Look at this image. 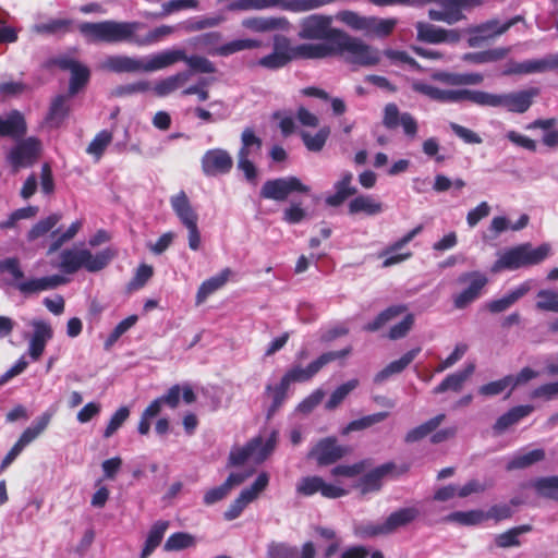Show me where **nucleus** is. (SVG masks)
<instances>
[{
    "label": "nucleus",
    "mask_w": 558,
    "mask_h": 558,
    "mask_svg": "<svg viewBox=\"0 0 558 558\" xmlns=\"http://www.w3.org/2000/svg\"><path fill=\"white\" fill-rule=\"evenodd\" d=\"M322 43H307L291 47L287 37H275L272 51L258 59L256 64L267 70H279L291 60L320 59L341 54L347 60L361 65L379 62V52L364 44L360 37H322Z\"/></svg>",
    "instance_id": "obj_1"
},
{
    "label": "nucleus",
    "mask_w": 558,
    "mask_h": 558,
    "mask_svg": "<svg viewBox=\"0 0 558 558\" xmlns=\"http://www.w3.org/2000/svg\"><path fill=\"white\" fill-rule=\"evenodd\" d=\"M179 57L178 51H159L141 58L112 56L102 66L116 73L157 72L173 65Z\"/></svg>",
    "instance_id": "obj_2"
},
{
    "label": "nucleus",
    "mask_w": 558,
    "mask_h": 558,
    "mask_svg": "<svg viewBox=\"0 0 558 558\" xmlns=\"http://www.w3.org/2000/svg\"><path fill=\"white\" fill-rule=\"evenodd\" d=\"M551 246L549 243H543L538 247H533L530 243L517 245L499 254L498 259L492 267V271L515 270L537 265L549 256Z\"/></svg>",
    "instance_id": "obj_3"
},
{
    "label": "nucleus",
    "mask_w": 558,
    "mask_h": 558,
    "mask_svg": "<svg viewBox=\"0 0 558 558\" xmlns=\"http://www.w3.org/2000/svg\"><path fill=\"white\" fill-rule=\"evenodd\" d=\"M114 257L110 248L93 254L87 248H66L60 253L59 269L68 275L75 274L84 268L88 272L102 270Z\"/></svg>",
    "instance_id": "obj_4"
},
{
    "label": "nucleus",
    "mask_w": 558,
    "mask_h": 558,
    "mask_svg": "<svg viewBox=\"0 0 558 558\" xmlns=\"http://www.w3.org/2000/svg\"><path fill=\"white\" fill-rule=\"evenodd\" d=\"M537 88H529L519 92L492 94L483 90H474L473 104L493 108H505L509 112L524 113L538 95Z\"/></svg>",
    "instance_id": "obj_5"
},
{
    "label": "nucleus",
    "mask_w": 558,
    "mask_h": 558,
    "mask_svg": "<svg viewBox=\"0 0 558 558\" xmlns=\"http://www.w3.org/2000/svg\"><path fill=\"white\" fill-rule=\"evenodd\" d=\"M277 437L278 432L274 430L266 440L262 437H255L245 446L232 449L229 457L230 464L240 465L245 462L262 463L275 449Z\"/></svg>",
    "instance_id": "obj_6"
},
{
    "label": "nucleus",
    "mask_w": 558,
    "mask_h": 558,
    "mask_svg": "<svg viewBox=\"0 0 558 558\" xmlns=\"http://www.w3.org/2000/svg\"><path fill=\"white\" fill-rule=\"evenodd\" d=\"M337 20L353 31L364 32L365 35H391L397 25V20L392 17L362 16L350 10L339 12Z\"/></svg>",
    "instance_id": "obj_7"
},
{
    "label": "nucleus",
    "mask_w": 558,
    "mask_h": 558,
    "mask_svg": "<svg viewBox=\"0 0 558 558\" xmlns=\"http://www.w3.org/2000/svg\"><path fill=\"white\" fill-rule=\"evenodd\" d=\"M457 283L465 287L452 295V304L456 310H464L482 296L488 277L478 270L466 271L457 278Z\"/></svg>",
    "instance_id": "obj_8"
},
{
    "label": "nucleus",
    "mask_w": 558,
    "mask_h": 558,
    "mask_svg": "<svg viewBox=\"0 0 558 558\" xmlns=\"http://www.w3.org/2000/svg\"><path fill=\"white\" fill-rule=\"evenodd\" d=\"M310 186L302 183L296 177H283L267 180L260 189V197L276 202L286 201L292 193L307 194Z\"/></svg>",
    "instance_id": "obj_9"
},
{
    "label": "nucleus",
    "mask_w": 558,
    "mask_h": 558,
    "mask_svg": "<svg viewBox=\"0 0 558 558\" xmlns=\"http://www.w3.org/2000/svg\"><path fill=\"white\" fill-rule=\"evenodd\" d=\"M242 146L238 154V168L243 171L246 180L256 183L257 170L251 161V157H255L262 148V141L255 135L253 130L245 129L241 136Z\"/></svg>",
    "instance_id": "obj_10"
},
{
    "label": "nucleus",
    "mask_w": 558,
    "mask_h": 558,
    "mask_svg": "<svg viewBox=\"0 0 558 558\" xmlns=\"http://www.w3.org/2000/svg\"><path fill=\"white\" fill-rule=\"evenodd\" d=\"M40 142L35 137L19 141L7 154V161L14 172L33 166L39 157Z\"/></svg>",
    "instance_id": "obj_11"
},
{
    "label": "nucleus",
    "mask_w": 558,
    "mask_h": 558,
    "mask_svg": "<svg viewBox=\"0 0 558 558\" xmlns=\"http://www.w3.org/2000/svg\"><path fill=\"white\" fill-rule=\"evenodd\" d=\"M306 0H235L227 5L228 11H262L280 8L291 12H306Z\"/></svg>",
    "instance_id": "obj_12"
},
{
    "label": "nucleus",
    "mask_w": 558,
    "mask_h": 558,
    "mask_svg": "<svg viewBox=\"0 0 558 558\" xmlns=\"http://www.w3.org/2000/svg\"><path fill=\"white\" fill-rule=\"evenodd\" d=\"M269 484V475L266 472L258 474L254 483L243 489L239 497L229 506L225 511L223 517L228 521H232L241 515L243 510L254 500H256L262 492L266 489Z\"/></svg>",
    "instance_id": "obj_13"
},
{
    "label": "nucleus",
    "mask_w": 558,
    "mask_h": 558,
    "mask_svg": "<svg viewBox=\"0 0 558 558\" xmlns=\"http://www.w3.org/2000/svg\"><path fill=\"white\" fill-rule=\"evenodd\" d=\"M412 89L439 102L453 104L464 100L473 102L474 90L471 89H441L423 81L413 82Z\"/></svg>",
    "instance_id": "obj_14"
},
{
    "label": "nucleus",
    "mask_w": 558,
    "mask_h": 558,
    "mask_svg": "<svg viewBox=\"0 0 558 558\" xmlns=\"http://www.w3.org/2000/svg\"><path fill=\"white\" fill-rule=\"evenodd\" d=\"M296 493L303 496H313L316 493H320L325 498L336 499L345 496L348 490L337 483H327L320 476L313 475L302 477L299 481Z\"/></svg>",
    "instance_id": "obj_15"
},
{
    "label": "nucleus",
    "mask_w": 558,
    "mask_h": 558,
    "mask_svg": "<svg viewBox=\"0 0 558 558\" xmlns=\"http://www.w3.org/2000/svg\"><path fill=\"white\" fill-rule=\"evenodd\" d=\"M233 167L231 155L221 148L207 150L202 157V170L207 177L227 174Z\"/></svg>",
    "instance_id": "obj_16"
},
{
    "label": "nucleus",
    "mask_w": 558,
    "mask_h": 558,
    "mask_svg": "<svg viewBox=\"0 0 558 558\" xmlns=\"http://www.w3.org/2000/svg\"><path fill=\"white\" fill-rule=\"evenodd\" d=\"M241 25L252 33H289L291 23L286 16H250L242 20Z\"/></svg>",
    "instance_id": "obj_17"
},
{
    "label": "nucleus",
    "mask_w": 558,
    "mask_h": 558,
    "mask_svg": "<svg viewBox=\"0 0 558 558\" xmlns=\"http://www.w3.org/2000/svg\"><path fill=\"white\" fill-rule=\"evenodd\" d=\"M138 27L136 22L105 21L83 23L78 29L83 35H134Z\"/></svg>",
    "instance_id": "obj_18"
},
{
    "label": "nucleus",
    "mask_w": 558,
    "mask_h": 558,
    "mask_svg": "<svg viewBox=\"0 0 558 558\" xmlns=\"http://www.w3.org/2000/svg\"><path fill=\"white\" fill-rule=\"evenodd\" d=\"M33 333L29 338L27 353L33 361H38L43 355L47 343L53 337L51 325L44 319H33L31 322Z\"/></svg>",
    "instance_id": "obj_19"
},
{
    "label": "nucleus",
    "mask_w": 558,
    "mask_h": 558,
    "mask_svg": "<svg viewBox=\"0 0 558 558\" xmlns=\"http://www.w3.org/2000/svg\"><path fill=\"white\" fill-rule=\"evenodd\" d=\"M347 448L338 445L335 437L320 439L310 451L308 457L316 459L319 465H329L341 459Z\"/></svg>",
    "instance_id": "obj_20"
},
{
    "label": "nucleus",
    "mask_w": 558,
    "mask_h": 558,
    "mask_svg": "<svg viewBox=\"0 0 558 558\" xmlns=\"http://www.w3.org/2000/svg\"><path fill=\"white\" fill-rule=\"evenodd\" d=\"M422 226H417L383 251L379 254V257H385L383 267L388 268L409 259L412 256L411 252L399 253V251L410 243L422 231Z\"/></svg>",
    "instance_id": "obj_21"
},
{
    "label": "nucleus",
    "mask_w": 558,
    "mask_h": 558,
    "mask_svg": "<svg viewBox=\"0 0 558 558\" xmlns=\"http://www.w3.org/2000/svg\"><path fill=\"white\" fill-rule=\"evenodd\" d=\"M54 62L61 69L69 70L71 72L69 86L70 96H74L87 84L89 80V70L87 66L69 57H60Z\"/></svg>",
    "instance_id": "obj_22"
},
{
    "label": "nucleus",
    "mask_w": 558,
    "mask_h": 558,
    "mask_svg": "<svg viewBox=\"0 0 558 558\" xmlns=\"http://www.w3.org/2000/svg\"><path fill=\"white\" fill-rule=\"evenodd\" d=\"M332 17L324 14H312L301 22L299 35H347L340 29L332 28Z\"/></svg>",
    "instance_id": "obj_23"
},
{
    "label": "nucleus",
    "mask_w": 558,
    "mask_h": 558,
    "mask_svg": "<svg viewBox=\"0 0 558 558\" xmlns=\"http://www.w3.org/2000/svg\"><path fill=\"white\" fill-rule=\"evenodd\" d=\"M68 279L61 275H51L40 278H27L25 282L17 286V291L27 296L43 291L53 290L65 284Z\"/></svg>",
    "instance_id": "obj_24"
},
{
    "label": "nucleus",
    "mask_w": 558,
    "mask_h": 558,
    "mask_svg": "<svg viewBox=\"0 0 558 558\" xmlns=\"http://www.w3.org/2000/svg\"><path fill=\"white\" fill-rule=\"evenodd\" d=\"M27 126L23 114L13 110L5 114H0V136H9L19 140L26 134Z\"/></svg>",
    "instance_id": "obj_25"
},
{
    "label": "nucleus",
    "mask_w": 558,
    "mask_h": 558,
    "mask_svg": "<svg viewBox=\"0 0 558 558\" xmlns=\"http://www.w3.org/2000/svg\"><path fill=\"white\" fill-rule=\"evenodd\" d=\"M169 201L172 210L184 227L198 222V215L184 191L172 195Z\"/></svg>",
    "instance_id": "obj_26"
},
{
    "label": "nucleus",
    "mask_w": 558,
    "mask_h": 558,
    "mask_svg": "<svg viewBox=\"0 0 558 558\" xmlns=\"http://www.w3.org/2000/svg\"><path fill=\"white\" fill-rule=\"evenodd\" d=\"M521 24L522 28H518V32H523L524 20L522 16L517 15L505 22L498 20H490L483 23L470 31L469 35H502L508 32L512 26Z\"/></svg>",
    "instance_id": "obj_27"
},
{
    "label": "nucleus",
    "mask_w": 558,
    "mask_h": 558,
    "mask_svg": "<svg viewBox=\"0 0 558 558\" xmlns=\"http://www.w3.org/2000/svg\"><path fill=\"white\" fill-rule=\"evenodd\" d=\"M531 282L525 281L513 290L509 291L502 298L487 302L486 307L493 314L505 312L514 303H517L521 298H523L531 290Z\"/></svg>",
    "instance_id": "obj_28"
},
{
    "label": "nucleus",
    "mask_w": 558,
    "mask_h": 558,
    "mask_svg": "<svg viewBox=\"0 0 558 558\" xmlns=\"http://www.w3.org/2000/svg\"><path fill=\"white\" fill-rule=\"evenodd\" d=\"M475 371V364L469 363L461 371L449 374L446 378L433 389V393L439 395L448 390L459 392L464 383L472 376Z\"/></svg>",
    "instance_id": "obj_29"
},
{
    "label": "nucleus",
    "mask_w": 558,
    "mask_h": 558,
    "mask_svg": "<svg viewBox=\"0 0 558 558\" xmlns=\"http://www.w3.org/2000/svg\"><path fill=\"white\" fill-rule=\"evenodd\" d=\"M396 470V464L392 462H388L381 464L367 474H365L360 480V488L362 494H367L371 492L379 490L381 487V481L386 475L391 474Z\"/></svg>",
    "instance_id": "obj_30"
},
{
    "label": "nucleus",
    "mask_w": 558,
    "mask_h": 558,
    "mask_svg": "<svg viewBox=\"0 0 558 558\" xmlns=\"http://www.w3.org/2000/svg\"><path fill=\"white\" fill-rule=\"evenodd\" d=\"M550 54L542 59H531L522 62H513L505 71L506 74H533L553 70Z\"/></svg>",
    "instance_id": "obj_31"
},
{
    "label": "nucleus",
    "mask_w": 558,
    "mask_h": 558,
    "mask_svg": "<svg viewBox=\"0 0 558 558\" xmlns=\"http://www.w3.org/2000/svg\"><path fill=\"white\" fill-rule=\"evenodd\" d=\"M353 174L345 171L341 174L339 181L333 185L336 193L326 198L329 206L337 207L341 205L348 197L356 193V189L352 185Z\"/></svg>",
    "instance_id": "obj_32"
},
{
    "label": "nucleus",
    "mask_w": 558,
    "mask_h": 558,
    "mask_svg": "<svg viewBox=\"0 0 558 558\" xmlns=\"http://www.w3.org/2000/svg\"><path fill=\"white\" fill-rule=\"evenodd\" d=\"M433 78L450 86L477 85L484 80L480 73L436 72Z\"/></svg>",
    "instance_id": "obj_33"
},
{
    "label": "nucleus",
    "mask_w": 558,
    "mask_h": 558,
    "mask_svg": "<svg viewBox=\"0 0 558 558\" xmlns=\"http://www.w3.org/2000/svg\"><path fill=\"white\" fill-rule=\"evenodd\" d=\"M534 411L533 405H518L512 409H510L508 412L502 414L496 423L494 424L493 428L496 434H502L505 430H507L510 426L517 424L520 420L527 416Z\"/></svg>",
    "instance_id": "obj_34"
},
{
    "label": "nucleus",
    "mask_w": 558,
    "mask_h": 558,
    "mask_svg": "<svg viewBox=\"0 0 558 558\" xmlns=\"http://www.w3.org/2000/svg\"><path fill=\"white\" fill-rule=\"evenodd\" d=\"M324 367V361L317 357L306 367L294 366L290 368L281 378L289 387L292 383H303L310 380Z\"/></svg>",
    "instance_id": "obj_35"
},
{
    "label": "nucleus",
    "mask_w": 558,
    "mask_h": 558,
    "mask_svg": "<svg viewBox=\"0 0 558 558\" xmlns=\"http://www.w3.org/2000/svg\"><path fill=\"white\" fill-rule=\"evenodd\" d=\"M189 78L190 72H179L157 81L154 86H151V90L158 97H166L182 87Z\"/></svg>",
    "instance_id": "obj_36"
},
{
    "label": "nucleus",
    "mask_w": 558,
    "mask_h": 558,
    "mask_svg": "<svg viewBox=\"0 0 558 558\" xmlns=\"http://www.w3.org/2000/svg\"><path fill=\"white\" fill-rule=\"evenodd\" d=\"M420 514L415 507L401 508L392 512L384 522L388 534L393 533L399 527L405 526L413 522Z\"/></svg>",
    "instance_id": "obj_37"
},
{
    "label": "nucleus",
    "mask_w": 558,
    "mask_h": 558,
    "mask_svg": "<svg viewBox=\"0 0 558 558\" xmlns=\"http://www.w3.org/2000/svg\"><path fill=\"white\" fill-rule=\"evenodd\" d=\"M225 21L222 15L195 16L181 22L178 31L184 33L199 32L206 28H213L220 25Z\"/></svg>",
    "instance_id": "obj_38"
},
{
    "label": "nucleus",
    "mask_w": 558,
    "mask_h": 558,
    "mask_svg": "<svg viewBox=\"0 0 558 558\" xmlns=\"http://www.w3.org/2000/svg\"><path fill=\"white\" fill-rule=\"evenodd\" d=\"M350 214L364 213L375 216L384 211V205L371 195H360L349 203Z\"/></svg>",
    "instance_id": "obj_39"
},
{
    "label": "nucleus",
    "mask_w": 558,
    "mask_h": 558,
    "mask_svg": "<svg viewBox=\"0 0 558 558\" xmlns=\"http://www.w3.org/2000/svg\"><path fill=\"white\" fill-rule=\"evenodd\" d=\"M230 274L231 270L226 268L220 274L205 280L198 288L196 294V304H202L210 294L222 288L228 281Z\"/></svg>",
    "instance_id": "obj_40"
},
{
    "label": "nucleus",
    "mask_w": 558,
    "mask_h": 558,
    "mask_svg": "<svg viewBox=\"0 0 558 558\" xmlns=\"http://www.w3.org/2000/svg\"><path fill=\"white\" fill-rule=\"evenodd\" d=\"M421 349H412L404 353L399 360L389 363L383 371L375 376V383H383L389 376L401 373L420 353Z\"/></svg>",
    "instance_id": "obj_41"
},
{
    "label": "nucleus",
    "mask_w": 558,
    "mask_h": 558,
    "mask_svg": "<svg viewBox=\"0 0 558 558\" xmlns=\"http://www.w3.org/2000/svg\"><path fill=\"white\" fill-rule=\"evenodd\" d=\"M167 51L180 52V57L174 61V64L180 61H184L189 65V68L192 72L214 73L216 70L215 65L208 59H206L202 56H196V54L187 56L185 49L173 48V49H168Z\"/></svg>",
    "instance_id": "obj_42"
},
{
    "label": "nucleus",
    "mask_w": 558,
    "mask_h": 558,
    "mask_svg": "<svg viewBox=\"0 0 558 558\" xmlns=\"http://www.w3.org/2000/svg\"><path fill=\"white\" fill-rule=\"evenodd\" d=\"M545 458L543 449H534L531 451H520L509 458L506 469L508 471L525 469Z\"/></svg>",
    "instance_id": "obj_43"
},
{
    "label": "nucleus",
    "mask_w": 558,
    "mask_h": 558,
    "mask_svg": "<svg viewBox=\"0 0 558 558\" xmlns=\"http://www.w3.org/2000/svg\"><path fill=\"white\" fill-rule=\"evenodd\" d=\"M168 527L169 522L163 520H159L153 524L148 532L141 558H147L159 546Z\"/></svg>",
    "instance_id": "obj_44"
},
{
    "label": "nucleus",
    "mask_w": 558,
    "mask_h": 558,
    "mask_svg": "<svg viewBox=\"0 0 558 558\" xmlns=\"http://www.w3.org/2000/svg\"><path fill=\"white\" fill-rule=\"evenodd\" d=\"M68 97L64 95H59L51 102L48 116L46 118V123L50 128H58L68 116Z\"/></svg>",
    "instance_id": "obj_45"
},
{
    "label": "nucleus",
    "mask_w": 558,
    "mask_h": 558,
    "mask_svg": "<svg viewBox=\"0 0 558 558\" xmlns=\"http://www.w3.org/2000/svg\"><path fill=\"white\" fill-rule=\"evenodd\" d=\"M61 219L62 215L59 213H53L46 218L40 219L27 232V240L33 242L47 235L49 232L52 233L53 228L59 223Z\"/></svg>",
    "instance_id": "obj_46"
},
{
    "label": "nucleus",
    "mask_w": 558,
    "mask_h": 558,
    "mask_svg": "<svg viewBox=\"0 0 558 558\" xmlns=\"http://www.w3.org/2000/svg\"><path fill=\"white\" fill-rule=\"evenodd\" d=\"M444 420L445 414H438L425 423L410 429L404 437L405 442L412 444L425 438L427 435L433 433Z\"/></svg>",
    "instance_id": "obj_47"
},
{
    "label": "nucleus",
    "mask_w": 558,
    "mask_h": 558,
    "mask_svg": "<svg viewBox=\"0 0 558 558\" xmlns=\"http://www.w3.org/2000/svg\"><path fill=\"white\" fill-rule=\"evenodd\" d=\"M475 0H442V8L447 17V24L451 25L463 19L462 10L473 5Z\"/></svg>",
    "instance_id": "obj_48"
},
{
    "label": "nucleus",
    "mask_w": 558,
    "mask_h": 558,
    "mask_svg": "<svg viewBox=\"0 0 558 558\" xmlns=\"http://www.w3.org/2000/svg\"><path fill=\"white\" fill-rule=\"evenodd\" d=\"M531 486L539 496L558 501V475L535 478Z\"/></svg>",
    "instance_id": "obj_49"
},
{
    "label": "nucleus",
    "mask_w": 558,
    "mask_h": 558,
    "mask_svg": "<svg viewBox=\"0 0 558 558\" xmlns=\"http://www.w3.org/2000/svg\"><path fill=\"white\" fill-rule=\"evenodd\" d=\"M50 422L49 414H43L36 418L31 426H28L20 436L17 442L25 448L32 441H34L48 426Z\"/></svg>",
    "instance_id": "obj_50"
},
{
    "label": "nucleus",
    "mask_w": 558,
    "mask_h": 558,
    "mask_svg": "<svg viewBox=\"0 0 558 558\" xmlns=\"http://www.w3.org/2000/svg\"><path fill=\"white\" fill-rule=\"evenodd\" d=\"M289 386L284 384V381L281 379L279 384L272 386L268 385L266 387V391L269 393L271 398V403L267 410V417L270 418L276 414V412L280 409V407L283 404V402L287 399V392H288Z\"/></svg>",
    "instance_id": "obj_51"
},
{
    "label": "nucleus",
    "mask_w": 558,
    "mask_h": 558,
    "mask_svg": "<svg viewBox=\"0 0 558 558\" xmlns=\"http://www.w3.org/2000/svg\"><path fill=\"white\" fill-rule=\"evenodd\" d=\"M8 272L11 276L10 284L17 290L21 282H25L24 271L17 257H8L0 260V274Z\"/></svg>",
    "instance_id": "obj_52"
},
{
    "label": "nucleus",
    "mask_w": 558,
    "mask_h": 558,
    "mask_svg": "<svg viewBox=\"0 0 558 558\" xmlns=\"http://www.w3.org/2000/svg\"><path fill=\"white\" fill-rule=\"evenodd\" d=\"M82 225L81 220H76L64 232L60 233L59 230L52 231V242L49 245L48 254L57 252L65 242L72 240L82 228Z\"/></svg>",
    "instance_id": "obj_53"
},
{
    "label": "nucleus",
    "mask_w": 558,
    "mask_h": 558,
    "mask_svg": "<svg viewBox=\"0 0 558 558\" xmlns=\"http://www.w3.org/2000/svg\"><path fill=\"white\" fill-rule=\"evenodd\" d=\"M329 134L330 129L324 126L316 134H311L305 131L301 132V138L310 151L318 153L324 148Z\"/></svg>",
    "instance_id": "obj_54"
},
{
    "label": "nucleus",
    "mask_w": 558,
    "mask_h": 558,
    "mask_svg": "<svg viewBox=\"0 0 558 558\" xmlns=\"http://www.w3.org/2000/svg\"><path fill=\"white\" fill-rule=\"evenodd\" d=\"M37 33H73L74 22L69 19H54L47 23H40L35 26Z\"/></svg>",
    "instance_id": "obj_55"
},
{
    "label": "nucleus",
    "mask_w": 558,
    "mask_h": 558,
    "mask_svg": "<svg viewBox=\"0 0 558 558\" xmlns=\"http://www.w3.org/2000/svg\"><path fill=\"white\" fill-rule=\"evenodd\" d=\"M388 416L387 412H378L371 415H366L359 420H354L350 422L342 430L343 435H347L351 432L362 430L367 427H371L374 424L383 422Z\"/></svg>",
    "instance_id": "obj_56"
},
{
    "label": "nucleus",
    "mask_w": 558,
    "mask_h": 558,
    "mask_svg": "<svg viewBox=\"0 0 558 558\" xmlns=\"http://www.w3.org/2000/svg\"><path fill=\"white\" fill-rule=\"evenodd\" d=\"M195 545V538L189 533L178 532L168 537L163 549L166 551H178Z\"/></svg>",
    "instance_id": "obj_57"
},
{
    "label": "nucleus",
    "mask_w": 558,
    "mask_h": 558,
    "mask_svg": "<svg viewBox=\"0 0 558 558\" xmlns=\"http://www.w3.org/2000/svg\"><path fill=\"white\" fill-rule=\"evenodd\" d=\"M38 211L39 208L37 206L19 208L12 211L5 221L0 222V229H13L17 221L34 218Z\"/></svg>",
    "instance_id": "obj_58"
},
{
    "label": "nucleus",
    "mask_w": 558,
    "mask_h": 558,
    "mask_svg": "<svg viewBox=\"0 0 558 558\" xmlns=\"http://www.w3.org/2000/svg\"><path fill=\"white\" fill-rule=\"evenodd\" d=\"M359 386L357 379H351L342 385H340L330 396L329 400L326 403V409L333 410L336 409L345 398L347 396Z\"/></svg>",
    "instance_id": "obj_59"
},
{
    "label": "nucleus",
    "mask_w": 558,
    "mask_h": 558,
    "mask_svg": "<svg viewBox=\"0 0 558 558\" xmlns=\"http://www.w3.org/2000/svg\"><path fill=\"white\" fill-rule=\"evenodd\" d=\"M485 519V514L480 510L457 511L450 513L446 520L458 522L462 525H476Z\"/></svg>",
    "instance_id": "obj_60"
},
{
    "label": "nucleus",
    "mask_w": 558,
    "mask_h": 558,
    "mask_svg": "<svg viewBox=\"0 0 558 558\" xmlns=\"http://www.w3.org/2000/svg\"><path fill=\"white\" fill-rule=\"evenodd\" d=\"M112 141L111 132L104 130L99 132L88 145L87 154L94 156L97 160L101 157L107 146Z\"/></svg>",
    "instance_id": "obj_61"
},
{
    "label": "nucleus",
    "mask_w": 558,
    "mask_h": 558,
    "mask_svg": "<svg viewBox=\"0 0 558 558\" xmlns=\"http://www.w3.org/2000/svg\"><path fill=\"white\" fill-rule=\"evenodd\" d=\"M354 534L361 538L375 537L378 535H387L388 531H386L385 522L375 523V522H366L360 523L354 526Z\"/></svg>",
    "instance_id": "obj_62"
},
{
    "label": "nucleus",
    "mask_w": 558,
    "mask_h": 558,
    "mask_svg": "<svg viewBox=\"0 0 558 558\" xmlns=\"http://www.w3.org/2000/svg\"><path fill=\"white\" fill-rule=\"evenodd\" d=\"M130 416V409L128 407L119 408L110 417L107 427L104 430V437L110 438L126 422Z\"/></svg>",
    "instance_id": "obj_63"
},
{
    "label": "nucleus",
    "mask_w": 558,
    "mask_h": 558,
    "mask_svg": "<svg viewBox=\"0 0 558 558\" xmlns=\"http://www.w3.org/2000/svg\"><path fill=\"white\" fill-rule=\"evenodd\" d=\"M539 299L536 302V307L542 311H549L558 313V293L551 290H541L537 293Z\"/></svg>",
    "instance_id": "obj_64"
}]
</instances>
